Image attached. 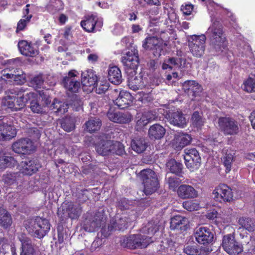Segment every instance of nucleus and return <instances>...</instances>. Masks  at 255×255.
Segmentation results:
<instances>
[{"mask_svg": "<svg viewBox=\"0 0 255 255\" xmlns=\"http://www.w3.org/2000/svg\"><path fill=\"white\" fill-rule=\"evenodd\" d=\"M12 224V219L6 210L0 208V225L5 228L9 227Z\"/></svg>", "mask_w": 255, "mask_h": 255, "instance_id": "40", "label": "nucleus"}, {"mask_svg": "<svg viewBox=\"0 0 255 255\" xmlns=\"http://www.w3.org/2000/svg\"><path fill=\"white\" fill-rule=\"evenodd\" d=\"M214 199L220 202H230L233 200L232 189L226 184H221L214 190L213 193Z\"/></svg>", "mask_w": 255, "mask_h": 255, "instance_id": "19", "label": "nucleus"}, {"mask_svg": "<svg viewBox=\"0 0 255 255\" xmlns=\"http://www.w3.org/2000/svg\"><path fill=\"white\" fill-rule=\"evenodd\" d=\"M152 242L151 237L141 234L131 235L128 237H123L120 240L122 247L130 249L145 248Z\"/></svg>", "mask_w": 255, "mask_h": 255, "instance_id": "2", "label": "nucleus"}, {"mask_svg": "<svg viewBox=\"0 0 255 255\" xmlns=\"http://www.w3.org/2000/svg\"><path fill=\"white\" fill-rule=\"evenodd\" d=\"M140 176L144 186L143 191L146 195H150L155 192L159 187L157 175L150 169L142 170Z\"/></svg>", "mask_w": 255, "mask_h": 255, "instance_id": "3", "label": "nucleus"}, {"mask_svg": "<svg viewBox=\"0 0 255 255\" xmlns=\"http://www.w3.org/2000/svg\"><path fill=\"white\" fill-rule=\"evenodd\" d=\"M187 223V220L186 218L180 215H176L171 219L170 228L172 230H181L182 228V226H184Z\"/></svg>", "mask_w": 255, "mask_h": 255, "instance_id": "39", "label": "nucleus"}, {"mask_svg": "<svg viewBox=\"0 0 255 255\" xmlns=\"http://www.w3.org/2000/svg\"><path fill=\"white\" fill-rule=\"evenodd\" d=\"M41 167V165L37 159H32L21 162V171L24 174L31 175L36 172Z\"/></svg>", "mask_w": 255, "mask_h": 255, "instance_id": "23", "label": "nucleus"}, {"mask_svg": "<svg viewBox=\"0 0 255 255\" xmlns=\"http://www.w3.org/2000/svg\"><path fill=\"white\" fill-rule=\"evenodd\" d=\"M193 7L194 5L191 4H185L184 5H182L181 6V10L184 14L189 15L191 14Z\"/></svg>", "mask_w": 255, "mask_h": 255, "instance_id": "63", "label": "nucleus"}, {"mask_svg": "<svg viewBox=\"0 0 255 255\" xmlns=\"http://www.w3.org/2000/svg\"><path fill=\"white\" fill-rule=\"evenodd\" d=\"M16 134L17 130L13 123L11 125L0 120V140H10Z\"/></svg>", "mask_w": 255, "mask_h": 255, "instance_id": "22", "label": "nucleus"}, {"mask_svg": "<svg viewBox=\"0 0 255 255\" xmlns=\"http://www.w3.org/2000/svg\"><path fill=\"white\" fill-rule=\"evenodd\" d=\"M15 74L12 79L15 82V83L17 85H21L24 83L25 81V75L23 74V72L18 69L16 71L14 70Z\"/></svg>", "mask_w": 255, "mask_h": 255, "instance_id": "54", "label": "nucleus"}, {"mask_svg": "<svg viewBox=\"0 0 255 255\" xmlns=\"http://www.w3.org/2000/svg\"><path fill=\"white\" fill-rule=\"evenodd\" d=\"M167 183L170 189L175 191L176 188L180 184L179 179L176 176L168 177L167 179Z\"/></svg>", "mask_w": 255, "mask_h": 255, "instance_id": "60", "label": "nucleus"}, {"mask_svg": "<svg viewBox=\"0 0 255 255\" xmlns=\"http://www.w3.org/2000/svg\"><path fill=\"white\" fill-rule=\"evenodd\" d=\"M122 62L127 73L129 74H134L136 73V69L139 63L138 51L134 48L133 50L127 52L122 56Z\"/></svg>", "mask_w": 255, "mask_h": 255, "instance_id": "7", "label": "nucleus"}, {"mask_svg": "<svg viewBox=\"0 0 255 255\" xmlns=\"http://www.w3.org/2000/svg\"><path fill=\"white\" fill-rule=\"evenodd\" d=\"M166 167L171 173L178 174L181 172L182 164L172 159L167 162Z\"/></svg>", "mask_w": 255, "mask_h": 255, "instance_id": "45", "label": "nucleus"}, {"mask_svg": "<svg viewBox=\"0 0 255 255\" xmlns=\"http://www.w3.org/2000/svg\"><path fill=\"white\" fill-rule=\"evenodd\" d=\"M132 101V97L129 92L122 91L114 103L119 108L124 109L127 108L131 103Z\"/></svg>", "mask_w": 255, "mask_h": 255, "instance_id": "26", "label": "nucleus"}, {"mask_svg": "<svg viewBox=\"0 0 255 255\" xmlns=\"http://www.w3.org/2000/svg\"><path fill=\"white\" fill-rule=\"evenodd\" d=\"M15 98L12 96H7L2 99L1 105L2 106L11 109L12 111H17L20 110V108L15 103Z\"/></svg>", "mask_w": 255, "mask_h": 255, "instance_id": "42", "label": "nucleus"}, {"mask_svg": "<svg viewBox=\"0 0 255 255\" xmlns=\"http://www.w3.org/2000/svg\"><path fill=\"white\" fill-rule=\"evenodd\" d=\"M10 93L15 96H17L16 105L20 108L25 106L28 102H30L32 99L37 96V94L31 92H29L27 88L24 87H16L10 90Z\"/></svg>", "mask_w": 255, "mask_h": 255, "instance_id": "14", "label": "nucleus"}, {"mask_svg": "<svg viewBox=\"0 0 255 255\" xmlns=\"http://www.w3.org/2000/svg\"><path fill=\"white\" fill-rule=\"evenodd\" d=\"M222 246L224 251L230 255H238L243 251L242 244L236 240L234 235L231 234L223 237Z\"/></svg>", "mask_w": 255, "mask_h": 255, "instance_id": "8", "label": "nucleus"}, {"mask_svg": "<svg viewBox=\"0 0 255 255\" xmlns=\"http://www.w3.org/2000/svg\"><path fill=\"white\" fill-rule=\"evenodd\" d=\"M102 121L98 117H91L84 124V130L89 133H95L100 130Z\"/></svg>", "mask_w": 255, "mask_h": 255, "instance_id": "31", "label": "nucleus"}, {"mask_svg": "<svg viewBox=\"0 0 255 255\" xmlns=\"http://www.w3.org/2000/svg\"><path fill=\"white\" fill-rule=\"evenodd\" d=\"M119 114V112L109 111L107 114V116L110 121L117 123Z\"/></svg>", "mask_w": 255, "mask_h": 255, "instance_id": "64", "label": "nucleus"}, {"mask_svg": "<svg viewBox=\"0 0 255 255\" xmlns=\"http://www.w3.org/2000/svg\"><path fill=\"white\" fill-rule=\"evenodd\" d=\"M30 86L37 89L42 87L43 80L41 75H38L33 77L29 82Z\"/></svg>", "mask_w": 255, "mask_h": 255, "instance_id": "55", "label": "nucleus"}, {"mask_svg": "<svg viewBox=\"0 0 255 255\" xmlns=\"http://www.w3.org/2000/svg\"><path fill=\"white\" fill-rule=\"evenodd\" d=\"M17 164V161L13 157L6 154L0 155V169L14 167Z\"/></svg>", "mask_w": 255, "mask_h": 255, "instance_id": "38", "label": "nucleus"}, {"mask_svg": "<svg viewBox=\"0 0 255 255\" xmlns=\"http://www.w3.org/2000/svg\"><path fill=\"white\" fill-rule=\"evenodd\" d=\"M63 3L61 0H51L47 9L51 13H55L63 8Z\"/></svg>", "mask_w": 255, "mask_h": 255, "instance_id": "44", "label": "nucleus"}, {"mask_svg": "<svg viewBox=\"0 0 255 255\" xmlns=\"http://www.w3.org/2000/svg\"><path fill=\"white\" fill-rule=\"evenodd\" d=\"M82 101L77 95L74 96L69 103V106L76 111H79L82 109Z\"/></svg>", "mask_w": 255, "mask_h": 255, "instance_id": "50", "label": "nucleus"}, {"mask_svg": "<svg viewBox=\"0 0 255 255\" xmlns=\"http://www.w3.org/2000/svg\"><path fill=\"white\" fill-rule=\"evenodd\" d=\"M108 77L109 81L115 85H119L122 81L121 71L117 66L109 68Z\"/></svg>", "mask_w": 255, "mask_h": 255, "instance_id": "35", "label": "nucleus"}, {"mask_svg": "<svg viewBox=\"0 0 255 255\" xmlns=\"http://www.w3.org/2000/svg\"><path fill=\"white\" fill-rule=\"evenodd\" d=\"M97 77L91 71H86L81 74V83L84 86L95 87Z\"/></svg>", "mask_w": 255, "mask_h": 255, "instance_id": "34", "label": "nucleus"}, {"mask_svg": "<svg viewBox=\"0 0 255 255\" xmlns=\"http://www.w3.org/2000/svg\"><path fill=\"white\" fill-rule=\"evenodd\" d=\"M113 140H102L97 144L96 149L97 152L103 156L108 155L112 154L111 146Z\"/></svg>", "mask_w": 255, "mask_h": 255, "instance_id": "36", "label": "nucleus"}, {"mask_svg": "<svg viewBox=\"0 0 255 255\" xmlns=\"http://www.w3.org/2000/svg\"><path fill=\"white\" fill-rule=\"evenodd\" d=\"M187 64L185 53L181 50H177L176 56L164 60L162 65V68L163 70L182 69L186 67Z\"/></svg>", "mask_w": 255, "mask_h": 255, "instance_id": "9", "label": "nucleus"}, {"mask_svg": "<svg viewBox=\"0 0 255 255\" xmlns=\"http://www.w3.org/2000/svg\"><path fill=\"white\" fill-rule=\"evenodd\" d=\"M85 216L83 225V228L85 231L93 232L101 227L103 217L100 213L94 215L87 213Z\"/></svg>", "mask_w": 255, "mask_h": 255, "instance_id": "15", "label": "nucleus"}, {"mask_svg": "<svg viewBox=\"0 0 255 255\" xmlns=\"http://www.w3.org/2000/svg\"><path fill=\"white\" fill-rule=\"evenodd\" d=\"M147 146V142L144 137H136L131 140V147L137 153H142Z\"/></svg>", "mask_w": 255, "mask_h": 255, "instance_id": "37", "label": "nucleus"}, {"mask_svg": "<svg viewBox=\"0 0 255 255\" xmlns=\"http://www.w3.org/2000/svg\"><path fill=\"white\" fill-rule=\"evenodd\" d=\"M35 148L34 143L28 138L19 139L12 145V150L18 154H30L35 150Z\"/></svg>", "mask_w": 255, "mask_h": 255, "instance_id": "18", "label": "nucleus"}, {"mask_svg": "<svg viewBox=\"0 0 255 255\" xmlns=\"http://www.w3.org/2000/svg\"><path fill=\"white\" fill-rule=\"evenodd\" d=\"M82 213V208L80 205L74 204L72 202H63L58 208V216L64 220L67 218L72 220L77 219Z\"/></svg>", "mask_w": 255, "mask_h": 255, "instance_id": "4", "label": "nucleus"}, {"mask_svg": "<svg viewBox=\"0 0 255 255\" xmlns=\"http://www.w3.org/2000/svg\"><path fill=\"white\" fill-rule=\"evenodd\" d=\"M135 216L134 215H129L126 213H123L120 216H117L115 219L111 221L108 226L109 231L113 230H124L128 227V224L134 220Z\"/></svg>", "mask_w": 255, "mask_h": 255, "instance_id": "16", "label": "nucleus"}, {"mask_svg": "<svg viewBox=\"0 0 255 255\" xmlns=\"http://www.w3.org/2000/svg\"><path fill=\"white\" fill-rule=\"evenodd\" d=\"M52 106L53 109H56L55 112L60 114H64L67 112L69 106L67 104L58 101L57 100H54Z\"/></svg>", "mask_w": 255, "mask_h": 255, "instance_id": "46", "label": "nucleus"}, {"mask_svg": "<svg viewBox=\"0 0 255 255\" xmlns=\"http://www.w3.org/2000/svg\"><path fill=\"white\" fill-rule=\"evenodd\" d=\"M135 73L133 74H130L128 77V86L129 88L133 90L136 91L139 89H142L146 85L145 81L140 75L135 76Z\"/></svg>", "mask_w": 255, "mask_h": 255, "instance_id": "28", "label": "nucleus"}, {"mask_svg": "<svg viewBox=\"0 0 255 255\" xmlns=\"http://www.w3.org/2000/svg\"><path fill=\"white\" fill-rule=\"evenodd\" d=\"M183 206L189 211H197L200 208L199 204L194 201H184L183 203Z\"/></svg>", "mask_w": 255, "mask_h": 255, "instance_id": "53", "label": "nucleus"}, {"mask_svg": "<svg viewBox=\"0 0 255 255\" xmlns=\"http://www.w3.org/2000/svg\"><path fill=\"white\" fill-rule=\"evenodd\" d=\"M96 91L99 94L104 93L109 89V84L105 82L103 84L99 85L96 83Z\"/></svg>", "mask_w": 255, "mask_h": 255, "instance_id": "62", "label": "nucleus"}, {"mask_svg": "<svg viewBox=\"0 0 255 255\" xmlns=\"http://www.w3.org/2000/svg\"><path fill=\"white\" fill-rule=\"evenodd\" d=\"M78 74L77 71L72 70L63 78L62 81L63 86L68 91L76 93L80 88L81 84L79 81Z\"/></svg>", "mask_w": 255, "mask_h": 255, "instance_id": "17", "label": "nucleus"}, {"mask_svg": "<svg viewBox=\"0 0 255 255\" xmlns=\"http://www.w3.org/2000/svg\"><path fill=\"white\" fill-rule=\"evenodd\" d=\"M191 139L192 138L189 134L184 133H178L175 135V146L178 149H181L188 145L190 143Z\"/></svg>", "mask_w": 255, "mask_h": 255, "instance_id": "33", "label": "nucleus"}, {"mask_svg": "<svg viewBox=\"0 0 255 255\" xmlns=\"http://www.w3.org/2000/svg\"><path fill=\"white\" fill-rule=\"evenodd\" d=\"M131 119V116L128 113L120 112L117 123H128Z\"/></svg>", "mask_w": 255, "mask_h": 255, "instance_id": "61", "label": "nucleus"}, {"mask_svg": "<svg viewBox=\"0 0 255 255\" xmlns=\"http://www.w3.org/2000/svg\"><path fill=\"white\" fill-rule=\"evenodd\" d=\"M61 125L62 128L67 132L72 131L75 128L74 123L70 118L64 119Z\"/></svg>", "mask_w": 255, "mask_h": 255, "instance_id": "52", "label": "nucleus"}, {"mask_svg": "<svg viewBox=\"0 0 255 255\" xmlns=\"http://www.w3.org/2000/svg\"><path fill=\"white\" fill-rule=\"evenodd\" d=\"M165 46L162 39L155 36L147 37L142 42V47L145 49L152 50L156 57L161 56Z\"/></svg>", "mask_w": 255, "mask_h": 255, "instance_id": "10", "label": "nucleus"}, {"mask_svg": "<svg viewBox=\"0 0 255 255\" xmlns=\"http://www.w3.org/2000/svg\"><path fill=\"white\" fill-rule=\"evenodd\" d=\"M166 118L168 122L174 126L184 128L187 125V119L181 111L169 112L166 115Z\"/></svg>", "mask_w": 255, "mask_h": 255, "instance_id": "21", "label": "nucleus"}, {"mask_svg": "<svg viewBox=\"0 0 255 255\" xmlns=\"http://www.w3.org/2000/svg\"><path fill=\"white\" fill-rule=\"evenodd\" d=\"M158 230V227L157 224L152 222H150L142 229V232L144 234H147L149 235H153Z\"/></svg>", "mask_w": 255, "mask_h": 255, "instance_id": "49", "label": "nucleus"}, {"mask_svg": "<svg viewBox=\"0 0 255 255\" xmlns=\"http://www.w3.org/2000/svg\"><path fill=\"white\" fill-rule=\"evenodd\" d=\"M242 89L248 93L255 92V79L251 77L248 78L244 81Z\"/></svg>", "mask_w": 255, "mask_h": 255, "instance_id": "47", "label": "nucleus"}, {"mask_svg": "<svg viewBox=\"0 0 255 255\" xmlns=\"http://www.w3.org/2000/svg\"><path fill=\"white\" fill-rule=\"evenodd\" d=\"M184 158L187 167L191 171L197 170L201 165V159L195 148L186 149Z\"/></svg>", "mask_w": 255, "mask_h": 255, "instance_id": "13", "label": "nucleus"}, {"mask_svg": "<svg viewBox=\"0 0 255 255\" xmlns=\"http://www.w3.org/2000/svg\"><path fill=\"white\" fill-rule=\"evenodd\" d=\"M18 239L21 244L20 255H33L34 249L31 240L23 234L19 235Z\"/></svg>", "mask_w": 255, "mask_h": 255, "instance_id": "29", "label": "nucleus"}, {"mask_svg": "<svg viewBox=\"0 0 255 255\" xmlns=\"http://www.w3.org/2000/svg\"><path fill=\"white\" fill-rule=\"evenodd\" d=\"M184 252L188 255H198L199 253V251L197 246L188 245L184 249Z\"/></svg>", "mask_w": 255, "mask_h": 255, "instance_id": "59", "label": "nucleus"}, {"mask_svg": "<svg viewBox=\"0 0 255 255\" xmlns=\"http://www.w3.org/2000/svg\"><path fill=\"white\" fill-rule=\"evenodd\" d=\"M210 40L211 48L217 52H222L227 47L226 38L224 34L222 25L218 21H215L206 31Z\"/></svg>", "mask_w": 255, "mask_h": 255, "instance_id": "1", "label": "nucleus"}, {"mask_svg": "<svg viewBox=\"0 0 255 255\" xmlns=\"http://www.w3.org/2000/svg\"><path fill=\"white\" fill-rule=\"evenodd\" d=\"M31 17V14L24 15L23 18L21 19L17 23L16 32L23 30L27 24L29 22Z\"/></svg>", "mask_w": 255, "mask_h": 255, "instance_id": "58", "label": "nucleus"}, {"mask_svg": "<svg viewBox=\"0 0 255 255\" xmlns=\"http://www.w3.org/2000/svg\"><path fill=\"white\" fill-rule=\"evenodd\" d=\"M206 40V36L204 34L192 35L188 37L189 50L194 56L199 58L204 55Z\"/></svg>", "mask_w": 255, "mask_h": 255, "instance_id": "5", "label": "nucleus"}, {"mask_svg": "<svg viewBox=\"0 0 255 255\" xmlns=\"http://www.w3.org/2000/svg\"><path fill=\"white\" fill-rule=\"evenodd\" d=\"M194 236L196 241L201 245L210 244L214 239L213 233L206 227H201L197 229Z\"/></svg>", "mask_w": 255, "mask_h": 255, "instance_id": "20", "label": "nucleus"}, {"mask_svg": "<svg viewBox=\"0 0 255 255\" xmlns=\"http://www.w3.org/2000/svg\"><path fill=\"white\" fill-rule=\"evenodd\" d=\"M111 149L112 154H116L117 155H121L125 153L124 145L119 141L113 140Z\"/></svg>", "mask_w": 255, "mask_h": 255, "instance_id": "48", "label": "nucleus"}, {"mask_svg": "<svg viewBox=\"0 0 255 255\" xmlns=\"http://www.w3.org/2000/svg\"><path fill=\"white\" fill-rule=\"evenodd\" d=\"M1 180L7 185L17 184L22 180V174L7 171L3 174Z\"/></svg>", "mask_w": 255, "mask_h": 255, "instance_id": "32", "label": "nucleus"}, {"mask_svg": "<svg viewBox=\"0 0 255 255\" xmlns=\"http://www.w3.org/2000/svg\"><path fill=\"white\" fill-rule=\"evenodd\" d=\"M234 158V156L232 153L227 154L223 158V162L224 166L226 167V173H228L231 171Z\"/></svg>", "mask_w": 255, "mask_h": 255, "instance_id": "51", "label": "nucleus"}, {"mask_svg": "<svg viewBox=\"0 0 255 255\" xmlns=\"http://www.w3.org/2000/svg\"><path fill=\"white\" fill-rule=\"evenodd\" d=\"M183 89L189 95L196 97L202 91L201 86L195 81L189 80L184 82Z\"/></svg>", "mask_w": 255, "mask_h": 255, "instance_id": "25", "label": "nucleus"}, {"mask_svg": "<svg viewBox=\"0 0 255 255\" xmlns=\"http://www.w3.org/2000/svg\"><path fill=\"white\" fill-rule=\"evenodd\" d=\"M50 224L48 220L39 217H36L30 222L28 227V231L34 234L35 237L42 238L49 232Z\"/></svg>", "mask_w": 255, "mask_h": 255, "instance_id": "6", "label": "nucleus"}, {"mask_svg": "<svg viewBox=\"0 0 255 255\" xmlns=\"http://www.w3.org/2000/svg\"><path fill=\"white\" fill-rule=\"evenodd\" d=\"M177 194L182 199L194 198L197 196V191L192 186L186 184L178 187Z\"/></svg>", "mask_w": 255, "mask_h": 255, "instance_id": "27", "label": "nucleus"}, {"mask_svg": "<svg viewBox=\"0 0 255 255\" xmlns=\"http://www.w3.org/2000/svg\"><path fill=\"white\" fill-rule=\"evenodd\" d=\"M239 224L250 232L255 230V220L250 218L242 217L239 220Z\"/></svg>", "mask_w": 255, "mask_h": 255, "instance_id": "43", "label": "nucleus"}, {"mask_svg": "<svg viewBox=\"0 0 255 255\" xmlns=\"http://www.w3.org/2000/svg\"><path fill=\"white\" fill-rule=\"evenodd\" d=\"M192 121L193 125L197 128L201 127L204 123L199 113L197 111L193 113L192 116Z\"/></svg>", "mask_w": 255, "mask_h": 255, "instance_id": "57", "label": "nucleus"}, {"mask_svg": "<svg viewBox=\"0 0 255 255\" xmlns=\"http://www.w3.org/2000/svg\"><path fill=\"white\" fill-rule=\"evenodd\" d=\"M103 19L96 14H88L81 22V26L88 32L99 31L103 26Z\"/></svg>", "mask_w": 255, "mask_h": 255, "instance_id": "12", "label": "nucleus"}, {"mask_svg": "<svg viewBox=\"0 0 255 255\" xmlns=\"http://www.w3.org/2000/svg\"><path fill=\"white\" fill-rule=\"evenodd\" d=\"M165 132V128L158 124L150 126L148 131L149 138L154 140L160 139L163 138Z\"/></svg>", "mask_w": 255, "mask_h": 255, "instance_id": "30", "label": "nucleus"}, {"mask_svg": "<svg viewBox=\"0 0 255 255\" xmlns=\"http://www.w3.org/2000/svg\"><path fill=\"white\" fill-rule=\"evenodd\" d=\"M137 120L136 121V125L135 126V129L137 131H140L142 130L143 128L152 120L154 119V118H151L148 116V115H142L140 117L139 116L137 117Z\"/></svg>", "mask_w": 255, "mask_h": 255, "instance_id": "41", "label": "nucleus"}, {"mask_svg": "<svg viewBox=\"0 0 255 255\" xmlns=\"http://www.w3.org/2000/svg\"><path fill=\"white\" fill-rule=\"evenodd\" d=\"M30 104V108L32 112L39 114L42 112V106L38 103L36 97L31 100Z\"/></svg>", "mask_w": 255, "mask_h": 255, "instance_id": "56", "label": "nucleus"}, {"mask_svg": "<svg viewBox=\"0 0 255 255\" xmlns=\"http://www.w3.org/2000/svg\"><path fill=\"white\" fill-rule=\"evenodd\" d=\"M219 129L225 135H235L239 131L238 122L230 117H221L218 119Z\"/></svg>", "mask_w": 255, "mask_h": 255, "instance_id": "11", "label": "nucleus"}, {"mask_svg": "<svg viewBox=\"0 0 255 255\" xmlns=\"http://www.w3.org/2000/svg\"><path fill=\"white\" fill-rule=\"evenodd\" d=\"M18 47L20 53L23 55L34 57L38 54L36 46L28 43L27 41H20L18 42Z\"/></svg>", "mask_w": 255, "mask_h": 255, "instance_id": "24", "label": "nucleus"}]
</instances>
